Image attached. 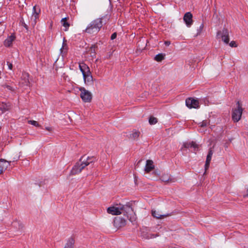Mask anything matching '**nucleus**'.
<instances>
[{"instance_id": "f3484780", "label": "nucleus", "mask_w": 248, "mask_h": 248, "mask_svg": "<svg viewBox=\"0 0 248 248\" xmlns=\"http://www.w3.org/2000/svg\"><path fill=\"white\" fill-rule=\"evenodd\" d=\"M79 68L82 74L88 73L90 71L88 66L84 63H80L79 64Z\"/></svg>"}, {"instance_id": "72a5a7b5", "label": "nucleus", "mask_w": 248, "mask_h": 248, "mask_svg": "<svg viewBox=\"0 0 248 248\" xmlns=\"http://www.w3.org/2000/svg\"><path fill=\"white\" fill-rule=\"evenodd\" d=\"M21 22L22 25L26 29L28 30V25L24 22L23 19L20 21Z\"/></svg>"}, {"instance_id": "20e7f679", "label": "nucleus", "mask_w": 248, "mask_h": 248, "mask_svg": "<svg viewBox=\"0 0 248 248\" xmlns=\"http://www.w3.org/2000/svg\"><path fill=\"white\" fill-rule=\"evenodd\" d=\"M243 109L239 101L237 103V108L232 110V117L234 122H238L241 118Z\"/></svg>"}, {"instance_id": "c85d7f7f", "label": "nucleus", "mask_w": 248, "mask_h": 248, "mask_svg": "<svg viewBox=\"0 0 248 248\" xmlns=\"http://www.w3.org/2000/svg\"><path fill=\"white\" fill-rule=\"evenodd\" d=\"M208 124V122L206 120L203 121L202 123L199 124L200 126L202 127L206 126Z\"/></svg>"}, {"instance_id": "6ab92c4d", "label": "nucleus", "mask_w": 248, "mask_h": 248, "mask_svg": "<svg viewBox=\"0 0 248 248\" xmlns=\"http://www.w3.org/2000/svg\"><path fill=\"white\" fill-rule=\"evenodd\" d=\"M152 215L155 218L160 219V218H162L164 217L169 216L170 215H169V214L161 215V214H159L158 212H157L156 211L154 210H152Z\"/></svg>"}, {"instance_id": "f03ea898", "label": "nucleus", "mask_w": 248, "mask_h": 248, "mask_svg": "<svg viewBox=\"0 0 248 248\" xmlns=\"http://www.w3.org/2000/svg\"><path fill=\"white\" fill-rule=\"evenodd\" d=\"M108 213L113 215H118L121 214H126L127 217L128 218V214H130L133 212L132 207L129 205H121L119 206L109 207L107 209Z\"/></svg>"}, {"instance_id": "c756f323", "label": "nucleus", "mask_w": 248, "mask_h": 248, "mask_svg": "<svg viewBox=\"0 0 248 248\" xmlns=\"http://www.w3.org/2000/svg\"><path fill=\"white\" fill-rule=\"evenodd\" d=\"M203 26H204V25H203V23H202V24L200 25V26L199 28V29H198V30H197V35H199V34L201 33V32H202V29H203Z\"/></svg>"}, {"instance_id": "5701e85b", "label": "nucleus", "mask_w": 248, "mask_h": 248, "mask_svg": "<svg viewBox=\"0 0 248 248\" xmlns=\"http://www.w3.org/2000/svg\"><path fill=\"white\" fill-rule=\"evenodd\" d=\"M12 226L14 227H15L17 229H18V230H22V229L23 228V224H22V223L19 221H14L13 223H12Z\"/></svg>"}, {"instance_id": "4be33fe9", "label": "nucleus", "mask_w": 248, "mask_h": 248, "mask_svg": "<svg viewBox=\"0 0 248 248\" xmlns=\"http://www.w3.org/2000/svg\"><path fill=\"white\" fill-rule=\"evenodd\" d=\"M69 17H64L62 19L61 23L65 28V31H67L70 26L69 23L67 22Z\"/></svg>"}, {"instance_id": "4468645a", "label": "nucleus", "mask_w": 248, "mask_h": 248, "mask_svg": "<svg viewBox=\"0 0 248 248\" xmlns=\"http://www.w3.org/2000/svg\"><path fill=\"white\" fill-rule=\"evenodd\" d=\"M213 152L211 149H210L208 155H207L206 160L205 161V164L204 166L205 168V172L208 169L210 165V163L211 160L212 156L213 155Z\"/></svg>"}, {"instance_id": "473e14b6", "label": "nucleus", "mask_w": 248, "mask_h": 248, "mask_svg": "<svg viewBox=\"0 0 248 248\" xmlns=\"http://www.w3.org/2000/svg\"><path fill=\"white\" fill-rule=\"evenodd\" d=\"M19 156L16 155L15 157H14L12 159H11L9 161V162H15V161H16L18 160V159H19Z\"/></svg>"}, {"instance_id": "2eb2a0df", "label": "nucleus", "mask_w": 248, "mask_h": 248, "mask_svg": "<svg viewBox=\"0 0 248 248\" xmlns=\"http://www.w3.org/2000/svg\"><path fill=\"white\" fill-rule=\"evenodd\" d=\"M160 179L162 181L166 183H173L175 181V179L171 178L169 174H163L161 176Z\"/></svg>"}, {"instance_id": "1a4fd4ad", "label": "nucleus", "mask_w": 248, "mask_h": 248, "mask_svg": "<svg viewBox=\"0 0 248 248\" xmlns=\"http://www.w3.org/2000/svg\"><path fill=\"white\" fill-rule=\"evenodd\" d=\"M113 223L115 227L121 228L126 225V219L119 217H115Z\"/></svg>"}, {"instance_id": "0eeeda50", "label": "nucleus", "mask_w": 248, "mask_h": 248, "mask_svg": "<svg viewBox=\"0 0 248 248\" xmlns=\"http://www.w3.org/2000/svg\"><path fill=\"white\" fill-rule=\"evenodd\" d=\"M217 36H220L222 40L226 44H228L229 42V34L228 30L224 28L222 31L217 32Z\"/></svg>"}, {"instance_id": "79ce46f5", "label": "nucleus", "mask_w": 248, "mask_h": 248, "mask_svg": "<svg viewBox=\"0 0 248 248\" xmlns=\"http://www.w3.org/2000/svg\"><path fill=\"white\" fill-rule=\"evenodd\" d=\"M5 170H3V169H2V168H0V174L2 173Z\"/></svg>"}, {"instance_id": "58836bf2", "label": "nucleus", "mask_w": 248, "mask_h": 248, "mask_svg": "<svg viewBox=\"0 0 248 248\" xmlns=\"http://www.w3.org/2000/svg\"><path fill=\"white\" fill-rule=\"evenodd\" d=\"M192 143H193V145H192V148H193L194 149L198 148V145L195 142L192 141Z\"/></svg>"}, {"instance_id": "e433bc0d", "label": "nucleus", "mask_w": 248, "mask_h": 248, "mask_svg": "<svg viewBox=\"0 0 248 248\" xmlns=\"http://www.w3.org/2000/svg\"><path fill=\"white\" fill-rule=\"evenodd\" d=\"M116 36H117V33L114 32L112 34V35L111 36V39L114 40V39H115L116 38Z\"/></svg>"}, {"instance_id": "c9c22d12", "label": "nucleus", "mask_w": 248, "mask_h": 248, "mask_svg": "<svg viewBox=\"0 0 248 248\" xmlns=\"http://www.w3.org/2000/svg\"><path fill=\"white\" fill-rule=\"evenodd\" d=\"M2 86L6 88L7 89H8L9 90H11V91H13V88L11 86H9L8 85L4 84V85H2Z\"/></svg>"}, {"instance_id": "ddd939ff", "label": "nucleus", "mask_w": 248, "mask_h": 248, "mask_svg": "<svg viewBox=\"0 0 248 248\" xmlns=\"http://www.w3.org/2000/svg\"><path fill=\"white\" fill-rule=\"evenodd\" d=\"M16 39V36L12 34L9 36L4 41L3 45L6 47H10L12 46L13 42Z\"/></svg>"}, {"instance_id": "cd10ccee", "label": "nucleus", "mask_w": 248, "mask_h": 248, "mask_svg": "<svg viewBox=\"0 0 248 248\" xmlns=\"http://www.w3.org/2000/svg\"><path fill=\"white\" fill-rule=\"evenodd\" d=\"M67 47L66 46V44H64V43H63L62 46L61 48V51L62 53L66 54L67 52Z\"/></svg>"}, {"instance_id": "a19ab883", "label": "nucleus", "mask_w": 248, "mask_h": 248, "mask_svg": "<svg viewBox=\"0 0 248 248\" xmlns=\"http://www.w3.org/2000/svg\"><path fill=\"white\" fill-rule=\"evenodd\" d=\"M170 41H165V45L166 46H169L170 45Z\"/></svg>"}, {"instance_id": "f257e3e1", "label": "nucleus", "mask_w": 248, "mask_h": 248, "mask_svg": "<svg viewBox=\"0 0 248 248\" xmlns=\"http://www.w3.org/2000/svg\"><path fill=\"white\" fill-rule=\"evenodd\" d=\"M110 15L107 14L100 18L93 20L88 25L84 31L89 34L97 33L103 25L108 23L110 19Z\"/></svg>"}, {"instance_id": "ea45409f", "label": "nucleus", "mask_w": 248, "mask_h": 248, "mask_svg": "<svg viewBox=\"0 0 248 248\" xmlns=\"http://www.w3.org/2000/svg\"><path fill=\"white\" fill-rule=\"evenodd\" d=\"M96 47H97V46L96 45H92V46L91 47V50L92 51H93V52L95 53L94 48Z\"/></svg>"}, {"instance_id": "7c9ffc66", "label": "nucleus", "mask_w": 248, "mask_h": 248, "mask_svg": "<svg viewBox=\"0 0 248 248\" xmlns=\"http://www.w3.org/2000/svg\"><path fill=\"white\" fill-rule=\"evenodd\" d=\"M5 29V25H3L1 22H0V32H3Z\"/></svg>"}, {"instance_id": "39448f33", "label": "nucleus", "mask_w": 248, "mask_h": 248, "mask_svg": "<svg viewBox=\"0 0 248 248\" xmlns=\"http://www.w3.org/2000/svg\"><path fill=\"white\" fill-rule=\"evenodd\" d=\"M80 91V97L84 102H90L92 99V94L90 92L85 89L84 87L79 88Z\"/></svg>"}, {"instance_id": "b1692460", "label": "nucleus", "mask_w": 248, "mask_h": 248, "mask_svg": "<svg viewBox=\"0 0 248 248\" xmlns=\"http://www.w3.org/2000/svg\"><path fill=\"white\" fill-rule=\"evenodd\" d=\"M165 54L160 53L156 55L155 57V60L157 62H161L165 59Z\"/></svg>"}, {"instance_id": "9d476101", "label": "nucleus", "mask_w": 248, "mask_h": 248, "mask_svg": "<svg viewBox=\"0 0 248 248\" xmlns=\"http://www.w3.org/2000/svg\"><path fill=\"white\" fill-rule=\"evenodd\" d=\"M192 17V14L190 12H187L184 15V21L188 27H190L193 23Z\"/></svg>"}, {"instance_id": "393cba45", "label": "nucleus", "mask_w": 248, "mask_h": 248, "mask_svg": "<svg viewBox=\"0 0 248 248\" xmlns=\"http://www.w3.org/2000/svg\"><path fill=\"white\" fill-rule=\"evenodd\" d=\"M157 122V118L153 117L151 116L149 119V123L150 124H155Z\"/></svg>"}, {"instance_id": "7ed1b4c3", "label": "nucleus", "mask_w": 248, "mask_h": 248, "mask_svg": "<svg viewBox=\"0 0 248 248\" xmlns=\"http://www.w3.org/2000/svg\"><path fill=\"white\" fill-rule=\"evenodd\" d=\"M84 157V156H82L80 159L79 162H77L73 167L70 172L71 174L75 175L80 173L86 166L94 161V159L93 157H88L86 160Z\"/></svg>"}, {"instance_id": "2f4dec72", "label": "nucleus", "mask_w": 248, "mask_h": 248, "mask_svg": "<svg viewBox=\"0 0 248 248\" xmlns=\"http://www.w3.org/2000/svg\"><path fill=\"white\" fill-rule=\"evenodd\" d=\"M159 235L157 234H149L147 237V238L148 239H150V238H155L157 236H158Z\"/></svg>"}, {"instance_id": "bb28decb", "label": "nucleus", "mask_w": 248, "mask_h": 248, "mask_svg": "<svg viewBox=\"0 0 248 248\" xmlns=\"http://www.w3.org/2000/svg\"><path fill=\"white\" fill-rule=\"evenodd\" d=\"M192 145H193L192 141L191 142H185L183 144V147L185 148H192Z\"/></svg>"}, {"instance_id": "412c9836", "label": "nucleus", "mask_w": 248, "mask_h": 248, "mask_svg": "<svg viewBox=\"0 0 248 248\" xmlns=\"http://www.w3.org/2000/svg\"><path fill=\"white\" fill-rule=\"evenodd\" d=\"M140 131L134 130L133 131L132 133L130 135L129 138L134 140H137L140 135Z\"/></svg>"}, {"instance_id": "9b49d317", "label": "nucleus", "mask_w": 248, "mask_h": 248, "mask_svg": "<svg viewBox=\"0 0 248 248\" xmlns=\"http://www.w3.org/2000/svg\"><path fill=\"white\" fill-rule=\"evenodd\" d=\"M82 75L86 84L89 85L93 84V78L91 71Z\"/></svg>"}, {"instance_id": "f704fd0d", "label": "nucleus", "mask_w": 248, "mask_h": 248, "mask_svg": "<svg viewBox=\"0 0 248 248\" xmlns=\"http://www.w3.org/2000/svg\"><path fill=\"white\" fill-rule=\"evenodd\" d=\"M230 46L233 47H236L237 46V45H236V43L235 41H232L230 44H229Z\"/></svg>"}, {"instance_id": "37998d69", "label": "nucleus", "mask_w": 248, "mask_h": 248, "mask_svg": "<svg viewBox=\"0 0 248 248\" xmlns=\"http://www.w3.org/2000/svg\"><path fill=\"white\" fill-rule=\"evenodd\" d=\"M246 196L248 197V189L247 190V194L246 195H244V197H246Z\"/></svg>"}, {"instance_id": "a18cd8bd", "label": "nucleus", "mask_w": 248, "mask_h": 248, "mask_svg": "<svg viewBox=\"0 0 248 248\" xmlns=\"http://www.w3.org/2000/svg\"><path fill=\"white\" fill-rule=\"evenodd\" d=\"M141 161V160H139V162H138V164L140 163Z\"/></svg>"}, {"instance_id": "f8f14e48", "label": "nucleus", "mask_w": 248, "mask_h": 248, "mask_svg": "<svg viewBox=\"0 0 248 248\" xmlns=\"http://www.w3.org/2000/svg\"><path fill=\"white\" fill-rule=\"evenodd\" d=\"M29 74L27 72H23L21 77V81L20 83L23 86H29Z\"/></svg>"}, {"instance_id": "aec40b11", "label": "nucleus", "mask_w": 248, "mask_h": 248, "mask_svg": "<svg viewBox=\"0 0 248 248\" xmlns=\"http://www.w3.org/2000/svg\"><path fill=\"white\" fill-rule=\"evenodd\" d=\"M75 240L73 238L70 237L68 239L64 248H74Z\"/></svg>"}, {"instance_id": "4c0bfd02", "label": "nucleus", "mask_w": 248, "mask_h": 248, "mask_svg": "<svg viewBox=\"0 0 248 248\" xmlns=\"http://www.w3.org/2000/svg\"><path fill=\"white\" fill-rule=\"evenodd\" d=\"M7 65H8L9 69H10V70H12V68H13V64H12V63H10L9 62H7Z\"/></svg>"}, {"instance_id": "a878e982", "label": "nucleus", "mask_w": 248, "mask_h": 248, "mask_svg": "<svg viewBox=\"0 0 248 248\" xmlns=\"http://www.w3.org/2000/svg\"><path fill=\"white\" fill-rule=\"evenodd\" d=\"M28 123L29 124L33 125L36 127H40V125L39 124V123L37 121H35L34 120L28 121Z\"/></svg>"}, {"instance_id": "dca6fc26", "label": "nucleus", "mask_w": 248, "mask_h": 248, "mask_svg": "<svg viewBox=\"0 0 248 248\" xmlns=\"http://www.w3.org/2000/svg\"><path fill=\"white\" fill-rule=\"evenodd\" d=\"M155 168V166L153 164V161L151 160H147L144 170L146 173H149L152 171Z\"/></svg>"}, {"instance_id": "a211bd4d", "label": "nucleus", "mask_w": 248, "mask_h": 248, "mask_svg": "<svg viewBox=\"0 0 248 248\" xmlns=\"http://www.w3.org/2000/svg\"><path fill=\"white\" fill-rule=\"evenodd\" d=\"M10 162L7 161L3 159H0V168H2L4 170H6L10 165Z\"/></svg>"}, {"instance_id": "c03bdc74", "label": "nucleus", "mask_w": 248, "mask_h": 248, "mask_svg": "<svg viewBox=\"0 0 248 248\" xmlns=\"http://www.w3.org/2000/svg\"><path fill=\"white\" fill-rule=\"evenodd\" d=\"M46 129L47 130H50V128L46 127Z\"/></svg>"}, {"instance_id": "423d86ee", "label": "nucleus", "mask_w": 248, "mask_h": 248, "mask_svg": "<svg viewBox=\"0 0 248 248\" xmlns=\"http://www.w3.org/2000/svg\"><path fill=\"white\" fill-rule=\"evenodd\" d=\"M40 12V9L38 8L37 9L36 6H34L33 7V13L31 17L30 22L32 26H34L37 22V19L39 18V14Z\"/></svg>"}, {"instance_id": "6e6552de", "label": "nucleus", "mask_w": 248, "mask_h": 248, "mask_svg": "<svg viewBox=\"0 0 248 248\" xmlns=\"http://www.w3.org/2000/svg\"><path fill=\"white\" fill-rule=\"evenodd\" d=\"M186 106L189 108H198L199 107V101L192 98H189L186 100Z\"/></svg>"}]
</instances>
